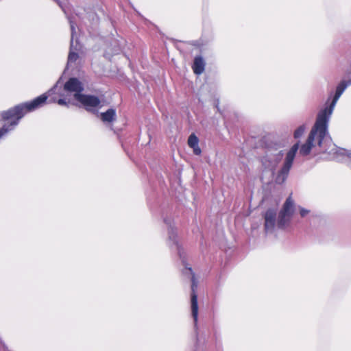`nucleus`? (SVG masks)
<instances>
[{"label":"nucleus","instance_id":"1","mask_svg":"<svg viewBox=\"0 0 351 351\" xmlns=\"http://www.w3.org/2000/svg\"><path fill=\"white\" fill-rule=\"evenodd\" d=\"M351 84V80L342 81L337 86L335 94L329 107L321 110L317 117L316 121L312 128L308 136L306 142L300 149V154L302 156H307L310 154L313 147V141L315 136H317V143L321 146L324 139L328 129V123L332 113L333 106L348 85Z\"/></svg>","mask_w":351,"mask_h":351},{"label":"nucleus","instance_id":"2","mask_svg":"<svg viewBox=\"0 0 351 351\" xmlns=\"http://www.w3.org/2000/svg\"><path fill=\"white\" fill-rule=\"evenodd\" d=\"M48 95L47 93L40 95L33 100L21 103L1 113L2 120L8 121L0 128V138L14 130L21 119L27 113L33 112L46 104Z\"/></svg>","mask_w":351,"mask_h":351},{"label":"nucleus","instance_id":"3","mask_svg":"<svg viewBox=\"0 0 351 351\" xmlns=\"http://www.w3.org/2000/svg\"><path fill=\"white\" fill-rule=\"evenodd\" d=\"M298 149L299 143H297L294 144L287 152L283 166L276 177V182L277 184H282L287 178Z\"/></svg>","mask_w":351,"mask_h":351},{"label":"nucleus","instance_id":"4","mask_svg":"<svg viewBox=\"0 0 351 351\" xmlns=\"http://www.w3.org/2000/svg\"><path fill=\"white\" fill-rule=\"evenodd\" d=\"M74 98L79 101L87 111L100 106L101 100L97 96L86 94H74Z\"/></svg>","mask_w":351,"mask_h":351},{"label":"nucleus","instance_id":"5","mask_svg":"<svg viewBox=\"0 0 351 351\" xmlns=\"http://www.w3.org/2000/svg\"><path fill=\"white\" fill-rule=\"evenodd\" d=\"M64 89L68 92H73L75 94H82L84 87L78 79L71 77L64 84Z\"/></svg>","mask_w":351,"mask_h":351},{"label":"nucleus","instance_id":"6","mask_svg":"<svg viewBox=\"0 0 351 351\" xmlns=\"http://www.w3.org/2000/svg\"><path fill=\"white\" fill-rule=\"evenodd\" d=\"M265 230L266 232L273 231L276 224V212L274 209H268L265 215Z\"/></svg>","mask_w":351,"mask_h":351},{"label":"nucleus","instance_id":"7","mask_svg":"<svg viewBox=\"0 0 351 351\" xmlns=\"http://www.w3.org/2000/svg\"><path fill=\"white\" fill-rule=\"evenodd\" d=\"M196 285L193 282L191 289L192 293L191 295V312L192 316L194 320L195 324H197L198 318V302H197V295L195 293Z\"/></svg>","mask_w":351,"mask_h":351},{"label":"nucleus","instance_id":"8","mask_svg":"<svg viewBox=\"0 0 351 351\" xmlns=\"http://www.w3.org/2000/svg\"><path fill=\"white\" fill-rule=\"evenodd\" d=\"M205 66L206 62L202 56H197L195 57L193 63L192 64V69L195 74H202L204 71Z\"/></svg>","mask_w":351,"mask_h":351},{"label":"nucleus","instance_id":"9","mask_svg":"<svg viewBox=\"0 0 351 351\" xmlns=\"http://www.w3.org/2000/svg\"><path fill=\"white\" fill-rule=\"evenodd\" d=\"M199 138L194 134H191L188 138V145L193 149V154L199 156L202 154V150L199 147Z\"/></svg>","mask_w":351,"mask_h":351},{"label":"nucleus","instance_id":"10","mask_svg":"<svg viewBox=\"0 0 351 351\" xmlns=\"http://www.w3.org/2000/svg\"><path fill=\"white\" fill-rule=\"evenodd\" d=\"M294 210V202L292 199L291 195L287 198L285 202L282 206L280 213H284L289 217H291Z\"/></svg>","mask_w":351,"mask_h":351},{"label":"nucleus","instance_id":"11","mask_svg":"<svg viewBox=\"0 0 351 351\" xmlns=\"http://www.w3.org/2000/svg\"><path fill=\"white\" fill-rule=\"evenodd\" d=\"M100 117L103 122H112L116 119V111L114 109L110 108L105 112L101 113Z\"/></svg>","mask_w":351,"mask_h":351},{"label":"nucleus","instance_id":"12","mask_svg":"<svg viewBox=\"0 0 351 351\" xmlns=\"http://www.w3.org/2000/svg\"><path fill=\"white\" fill-rule=\"evenodd\" d=\"M290 218L291 217L280 212L277 223L278 227L281 229L285 228L288 225Z\"/></svg>","mask_w":351,"mask_h":351},{"label":"nucleus","instance_id":"13","mask_svg":"<svg viewBox=\"0 0 351 351\" xmlns=\"http://www.w3.org/2000/svg\"><path fill=\"white\" fill-rule=\"evenodd\" d=\"M261 162L265 169L274 170L276 167V162H271L268 156H263L261 159Z\"/></svg>","mask_w":351,"mask_h":351},{"label":"nucleus","instance_id":"14","mask_svg":"<svg viewBox=\"0 0 351 351\" xmlns=\"http://www.w3.org/2000/svg\"><path fill=\"white\" fill-rule=\"evenodd\" d=\"M304 130H305L304 125L300 126L294 132V137L295 138H298L301 137L303 135Z\"/></svg>","mask_w":351,"mask_h":351},{"label":"nucleus","instance_id":"15","mask_svg":"<svg viewBox=\"0 0 351 351\" xmlns=\"http://www.w3.org/2000/svg\"><path fill=\"white\" fill-rule=\"evenodd\" d=\"M79 58V56L77 53L70 51L68 56V62H75L77 58Z\"/></svg>","mask_w":351,"mask_h":351},{"label":"nucleus","instance_id":"16","mask_svg":"<svg viewBox=\"0 0 351 351\" xmlns=\"http://www.w3.org/2000/svg\"><path fill=\"white\" fill-rule=\"evenodd\" d=\"M71 29L72 38H73V35L75 33V24L72 22H71ZM71 40H73V38H71Z\"/></svg>","mask_w":351,"mask_h":351},{"label":"nucleus","instance_id":"17","mask_svg":"<svg viewBox=\"0 0 351 351\" xmlns=\"http://www.w3.org/2000/svg\"><path fill=\"white\" fill-rule=\"evenodd\" d=\"M300 213L302 217H304L308 213V211L307 210L302 208Z\"/></svg>","mask_w":351,"mask_h":351},{"label":"nucleus","instance_id":"18","mask_svg":"<svg viewBox=\"0 0 351 351\" xmlns=\"http://www.w3.org/2000/svg\"><path fill=\"white\" fill-rule=\"evenodd\" d=\"M58 104L60 105H66V104L65 100L63 99H59L58 101Z\"/></svg>","mask_w":351,"mask_h":351},{"label":"nucleus","instance_id":"19","mask_svg":"<svg viewBox=\"0 0 351 351\" xmlns=\"http://www.w3.org/2000/svg\"><path fill=\"white\" fill-rule=\"evenodd\" d=\"M54 1H56L58 3H59L58 0H54Z\"/></svg>","mask_w":351,"mask_h":351}]
</instances>
